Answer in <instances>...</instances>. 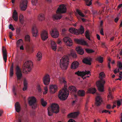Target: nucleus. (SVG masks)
<instances>
[{
	"instance_id": "nucleus-1",
	"label": "nucleus",
	"mask_w": 122,
	"mask_h": 122,
	"mask_svg": "<svg viewBox=\"0 0 122 122\" xmlns=\"http://www.w3.org/2000/svg\"><path fill=\"white\" fill-rule=\"evenodd\" d=\"M60 81L61 83L64 84V88L60 91L58 97L61 100H65L67 99L69 94L66 85V81L65 78L63 77L60 78Z\"/></svg>"
},
{
	"instance_id": "nucleus-2",
	"label": "nucleus",
	"mask_w": 122,
	"mask_h": 122,
	"mask_svg": "<svg viewBox=\"0 0 122 122\" xmlns=\"http://www.w3.org/2000/svg\"><path fill=\"white\" fill-rule=\"evenodd\" d=\"M66 10V8L64 5H60L56 11L57 14H54L52 18L53 20H60L61 19L62 17L61 14L65 13Z\"/></svg>"
},
{
	"instance_id": "nucleus-3",
	"label": "nucleus",
	"mask_w": 122,
	"mask_h": 122,
	"mask_svg": "<svg viewBox=\"0 0 122 122\" xmlns=\"http://www.w3.org/2000/svg\"><path fill=\"white\" fill-rule=\"evenodd\" d=\"M105 74L103 72L100 73L99 76L100 80L97 82L96 83L98 90L101 92L104 91V85L105 81L103 79L105 77Z\"/></svg>"
},
{
	"instance_id": "nucleus-4",
	"label": "nucleus",
	"mask_w": 122,
	"mask_h": 122,
	"mask_svg": "<svg viewBox=\"0 0 122 122\" xmlns=\"http://www.w3.org/2000/svg\"><path fill=\"white\" fill-rule=\"evenodd\" d=\"M69 63V59L67 56H64L60 60V65L61 68L63 69H66Z\"/></svg>"
},
{
	"instance_id": "nucleus-5",
	"label": "nucleus",
	"mask_w": 122,
	"mask_h": 122,
	"mask_svg": "<svg viewBox=\"0 0 122 122\" xmlns=\"http://www.w3.org/2000/svg\"><path fill=\"white\" fill-rule=\"evenodd\" d=\"M48 114L49 116H51L53 114V113H57L59 111V107L57 104L53 103L52 104L50 108L48 109Z\"/></svg>"
},
{
	"instance_id": "nucleus-6",
	"label": "nucleus",
	"mask_w": 122,
	"mask_h": 122,
	"mask_svg": "<svg viewBox=\"0 0 122 122\" xmlns=\"http://www.w3.org/2000/svg\"><path fill=\"white\" fill-rule=\"evenodd\" d=\"M32 62L30 61H26L23 64V71L24 73L27 72V71H30L32 69L33 66Z\"/></svg>"
},
{
	"instance_id": "nucleus-7",
	"label": "nucleus",
	"mask_w": 122,
	"mask_h": 122,
	"mask_svg": "<svg viewBox=\"0 0 122 122\" xmlns=\"http://www.w3.org/2000/svg\"><path fill=\"white\" fill-rule=\"evenodd\" d=\"M84 28L82 25H81L78 29L71 28L69 29V31L72 33L78 35L79 34H82L84 33Z\"/></svg>"
},
{
	"instance_id": "nucleus-8",
	"label": "nucleus",
	"mask_w": 122,
	"mask_h": 122,
	"mask_svg": "<svg viewBox=\"0 0 122 122\" xmlns=\"http://www.w3.org/2000/svg\"><path fill=\"white\" fill-rule=\"evenodd\" d=\"M16 75L18 81H20L22 77V72L19 67L17 66L15 68Z\"/></svg>"
},
{
	"instance_id": "nucleus-9",
	"label": "nucleus",
	"mask_w": 122,
	"mask_h": 122,
	"mask_svg": "<svg viewBox=\"0 0 122 122\" xmlns=\"http://www.w3.org/2000/svg\"><path fill=\"white\" fill-rule=\"evenodd\" d=\"M27 0H21L20 5L21 10L23 11L25 10L27 7Z\"/></svg>"
},
{
	"instance_id": "nucleus-10",
	"label": "nucleus",
	"mask_w": 122,
	"mask_h": 122,
	"mask_svg": "<svg viewBox=\"0 0 122 122\" xmlns=\"http://www.w3.org/2000/svg\"><path fill=\"white\" fill-rule=\"evenodd\" d=\"M29 105L32 106L33 109H35L37 107L36 99L35 97H32L30 100L29 101Z\"/></svg>"
},
{
	"instance_id": "nucleus-11",
	"label": "nucleus",
	"mask_w": 122,
	"mask_h": 122,
	"mask_svg": "<svg viewBox=\"0 0 122 122\" xmlns=\"http://www.w3.org/2000/svg\"><path fill=\"white\" fill-rule=\"evenodd\" d=\"M51 36L54 38H57L59 36V33L57 30L55 28L51 29V31H50Z\"/></svg>"
},
{
	"instance_id": "nucleus-12",
	"label": "nucleus",
	"mask_w": 122,
	"mask_h": 122,
	"mask_svg": "<svg viewBox=\"0 0 122 122\" xmlns=\"http://www.w3.org/2000/svg\"><path fill=\"white\" fill-rule=\"evenodd\" d=\"M63 41L67 45L69 46H71L72 44V41L69 37H66L63 38Z\"/></svg>"
},
{
	"instance_id": "nucleus-13",
	"label": "nucleus",
	"mask_w": 122,
	"mask_h": 122,
	"mask_svg": "<svg viewBox=\"0 0 122 122\" xmlns=\"http://www.w3.org/2000/svg\"><path fill=\"white\" fill-rule=\"evenodd\" d=\"M43 80L44 84L46 85H48L50 81L49 75L48 74L45 75L43 77Z\"/></svg>"
},
{
	"instance_id": "nucleus-14",
	"label": "nucleus",
	"mask_w": 122,
	"mask_h": 122,
	"mask_svg": "<svg viewBox=\"0 0 122 122\" xmlns=\"http://www.w3.org/2000/svg\"><path fill=\"white\" fill-rule=\"evenodd\" d=\"M41 36L42 40L45 41L48 37V34L46 30H42L41 33Z\"/></svg>"
},
{
	"instance_id": "nucleus-15",
	"label": "nucleus",
	"mask_w": 122,
	"mask_h": 122,
	"mask_svg": "<svg viewBox=\"0 0 122 122\" xmlns=\"http://www.w3.org/2000/svg\"><path fill=\"white\" fill-rule=\"evenodd\" d=\"M68 89L71 93H73L75 97L76 98L77 97V95L76 94L77 90L76 88L73 86H69Z\"/></svg>"
},
{
	"instance_id": "nucleus-16",
	"label": "nucleus",
	"mask_w": 122,
	"mask_h": 122,
	"mask_svg": "<svg viewBox=\"0 0 122 122\" xmlns=\"http://www.w3.org/2000/svg\"><path fill=\"white\" fill-rule=\"evenodd\" d=\"M50 92L52 93H55L57 90L58 88L57 86L55 85H52L50 87Z\"/></svg>"
},
{
	"instance_id": "nucleus-17",
	"label": "nucleus",
	"mask_w": 122,
	"mask_h": 122,
	"mask_svg": "<svg viewBox=\"0 0 122 122\" xmlns=\"http://www.w3.org/2000/svg\"><path fill=\"white\" fill-rule=\"evenodd\" d=\"M90 73V71H78L75 73V74L79 76H81L83 78V77L86 75V74H88Z\"/></svg>"
},
{
	"instance_id": "nucleus-18",
	"label": "nucleus",
	"mask_w": 122,
	"mask_h": 122,
	"mask_svg": "<svg viewBox=\"0 0 122 122\" xmlns=\"http://www.w3.org/2000/svg\"><path fill=\"white\" fill-rule=\"evenodd\" d=\"M2 51L3 53V59L5 62H6L7 60V51L5 48L4 46L2 47Z\"/></svg>"
},
{
	"instance_id": "nucleus-19",
	"label": "nucleus",
	"mask_w": 122,
	"mask_h": 122,
	"mask_svg": "<svg viewBox=\"0 0 122 122\" xmlns=\"http://www.w3.org/2000/svg\"><path fill=\"white\" fill-rule=\"evenodd\" d=\"M102 102V98L99 96H97L96 98V105L97 106L100 105Z\"/></svg>"
},
{
	"instance_id": "nucleus-20",
	"label": "nucleus",
	"mask_w": 122,
	"mask_h": 122,
	"mask_svg": "<svg viewBox=\"0 0 122 122\" xmlns=\"http://www.w3.org/2000/svg\"><path fill=\"white\" fill-rule=\"evenodd\" d=\"M92 60V59L90 57H86L83 59V62L84 63L90 65L91 64V61Z\"/></svg>"
},
{
	"instance_id": "nucleus-21",
	"label": "nucleus",
	"mask_w": 122,
	"mask_h": 122,
	"mask_svg": "<svg viewBox=\"0 0 122 122\" xmlns=\"http://www.w3.org/2000/svg\"><path fill=\"white\" fill-rule=\"evenodd\" d=\"M79 113V112H72L69 114L68 115V117L69 118H74L77 117Z\"/></svg>"
},
{
	"instance_id": "nucleus-22",
	"label": "nucleus",
	"mask_w": 122,
	"mask_h": 122,
	"mask_svg": "<svg viewBox=\"0 0 122 122\" xmlns=\"http://www.w3.org/2000/svg\"><path fill=\"white\" fill-rule=\"evenodd\" d=\"M12 18L15 21H17L18 19L17 13L16 10H14L12 14Z\"/></svg>"
},
{
	"instance_id": "nucleus-23",
	"label": "nucleus",
	"mask_w": 122,
	"mask_h": 122,
	"mask_svg": "<svg viewBox=\"0 0 122 122\" xmlns=\"http://www.w3.org/2000/svg\"><path fill=\"white\" fill-rule=\"evenodd\" d=\"M32 33L33 36L36 37L38 33L37 28L35 26H34L32 28Z\"/></svg>"
},
{
	"instance_id": "nucleus-24",
	"label": "nucleus",
	"mask_w": 122,
	"mask_h": 122,
	"mask_svg": "<svg viewBox=\"0 0 122 122\" xmlns=\"http://www.w3.org/2000/svg\"><path fill=\"white\" fill-rule=\"evenodd\" d=\"M76 50L78 54L81 55H82L84 53V51L80 47L78 46L76 48Z\"/></svg>"
},
{
	"instance_id": "nucleus-25",
	"label": "nucleus",
	"mask_w": 122,
	"mask_h": 122,
	"mask_svg": "<svg viewBox=\"0 0 122 122\" xmlns=\"http://www.w3.org/2000/svg\"><path fill=\"white\" fill-rule=\"evenodd\" d=\"M15 111L18 112H19L21 110L20 105L18 102H16L15 104Z\"/></svg>"
},
{
	"instance_id": "nucleus-26",
	"label": "nucleus",
	"mask_w": 122,
	"mask_h": 122,
	"mask_svg": "<svg viewBox=\"0 0 122 122\" xmlns=\"http://www.w3.org/2000/svg\"><path fill=\"white\" fill-rule=\"evenodd\" d=\"M79 63L77 61H74L71 64V68L73 69H75L77 68L78 66Z\"/></svg>"
},
{
	"instance_id": "nucleus-27",
	"label": "nucleus",
	"mask_w": 122,
	"mask_h": 122,
	"mask_svg": "<svg viewBox=\"0 0 122 122\" xmlns=\"http://www.w3.org/2000/svg\"><path fill=\"white\" fill-rule=\"evenodd\" d=\"M75 41L79 44L84 45H87L86 42L84 40L76 39V40Z\"/></svg>"
},
{
	"instance_id": "nucleus-28",
	"label": "nucleus",
	"mask_w": 122,
	"mask_h": 122,
	"mask_svg": "<svg viewBox=\"0 0 122 122\" xmlns=\"http://www.w3.org/2000/svg\"><path fill=\"white\" fill-rule=\"evenodd\" d=\"M51 46L52 50L55 51L56 49V43L53 41H51Z\"/></svg>"
},
{
	"instance_id": "nucleus-29",
	"label": "nucleus",
	"mask_w": 122,
	"mask_h": 122,
	"mask_svg": "<svg viewBox=\"0 0 122 122\" xmlns=\"http://www.w3.org/2000/svg\"><path fill=\"white\" fill-rule=\"evenodd\" d=\"M45 18L44 15L42 13H40L38 17V19L40 21L44 20H45Z\"/></svg>"
},
{
	"instance_id": "nucleus-30",
	"label": "nucleus",
	"mask_w": 122,
	"mask_h": 122,
	"mask_svg": "<svg viewBox=\"0 0 122 122\" xmlns=\"http://www.w3.org/2000/svg\"><path fill=\"white\" fill-rule=\"evenodd\" d=\"M78 95L81 97H83L84 96L85 92L84 90H79L77 92Z\"/></svg>"
},
{
	"instance_id": "nucleus-31",
	"label": "nucleus",
	"mask_w": 122,
	"mask_h": 122,
	"mask_svg": "<svg viewBox=\"0 0 122 122\" xmlns=\"http://www.w3.org/2000/svg\"><path fill=\"white\" fill-rule=\"evenodd\" d=\"M23 84L24 87L23 89V91H25L27 89V82L25 79H24V81Z\"/></svg>"
},
{
	"instance_id": "nucleus-32",
	"label": "nucleus",
	"mask_w": 122,
	"mask_h": 122,
	"mask_svg": "<svg viewBox=\"0 0 122 122\" xmlns=\"http://www.w3.org/2000/svg\"><path fill=\"white\" fill-rule=\"evenodd\" d=\"M13 64L12 63L10 69V75L11 77H12L13 75Z\"/></svg>"
},
{
	"instance_id": "nucleus-33",
	"label": "nucleus",
	"mask_w": 122,
	"mask_h": 122,
	"mask_svg": "<svg viewBox=\"0 0 122 122\" xmlns=\"http://www.w3.org/2000/svg\"><path fill=\"white\" fill-rule=\"evenodd\" d=\"M85 36L86 38L88 40L91 41V39L90 36L89 31L88 30H87L85 32Z\"/></svg>"
},
{
	"instance_id": "nucleus-34",
	"label": "nucleus",
	"mask_w": 122,
	"mask_h": 122,
	"mask_svg": "<svg viewBox=\"0 0 122 122\" xmlns=\"http://www.w3.org/2000/svg\"><path fill=\"white\" fill-rule=\"evenodd\" d=\"M88 91L90 93L93 94L96 92V90L95 88H91L89 89Z\"/></svg>"
},
{
	"instance_id": "nucleus-35",
	"label": "nucleus",
	"mask_w": 122,
	"mask_h": 122,
	"mask_svg": "<svg viewBox=\"0 0 122 122\" xmlns=\"http://www.w3.org/2000/svg\"><path fill=\"white\" fill-rule=\"evenodd\" d=\"M42 56L41 53L40 52H38L37 55V57L38 61H39L41 60L42 58Z\"/></svg>"
},
{
	"instance_id": "nucleus-36",
	"label": "nucleus",
	"mask_w": 122,
	"mask_h": 122,
	"mask_svg": "<svg viewBox=\"0 0 122 122\" xmlns=\"http://www.w3.org/2000/svg\"><path fill=\"white\" fill-rule=\"evenodd\" d=\"M23 44V41L22 39L19 40L17 42V45L18 47L20 45H22Z\"/></svg>"
},
{
	"instance_id": "nucleus-37",
	"label": "nucleus",
	"mask_w": 122,
	"mask_h": 122,
	"mask_svg": "<svg viewBox=\"0 0 122 122\" xmlns=\"http://www.w3.org/2000/svg\"><path fill=\"white\" fill-rule=\"evenodd\" d=\"M70 55L73 58H76L77 57V56L75 51H71Z\"/></svg>"
},
{
	"instance_id": "nucleus-38",
	"label": "nucleus",
	"mask_w": 122,
	"mask_h": 122,
	"mask_svg": "<svg viewBox=\"0 0 122 122\" xmlns=\"http://www.w3.org/2000/svg\"><path fill=\"white\" fill-rule=\"evenodd\" d=\"M41 105L44 107H45L47 104V103L43 99H41Z\"/></svg>"
},
{
	"instance_id": "nucleus-39",
	"label": "nucleus",
	"mask_w": 122,
	"mask_h": 122,
	"mask_svg": "<svg viewBox=\"0 0 122 122\" xmlns=\"http://www.w3.org/2000/svg\"><path fill=\"white\" fill-rule=\"evenodd\" d=\"M109 94L107 96L108 99H112L113 98V97L111 93L112 92L111 91V89H109Z\"/></svg>"
},
{
	"instance_id": "nucleus-40",
	"label": "nucleus",
	"mask_w": 122,
	"mask_h": 122,
	"mask_svg": "<svg viewBox=\"0 0 122 122\" xmlns=\"http://www.w3.org/2000/svg\"><path fill=\"white\" fill-rule=\"evenodd\" d=\"M25 39L26 41L28 42L30 41V36L29 35H27L25 36Z\"/></svg>"
},
{
	"instance_id": "nucleus-41",
	"label": "nucleus",
	"mask_w": 122,
	"mask_h": 122,
	"mask_svg": "<svg viewBox=\"0 0 122 122\" xmlns=\"http://www.w3.org/2000/svg\"><path fill=\"white\" fill-rule=\"evenodd\" d=\"M86 3V5H87L89 6L92 4V0H91V1H89V0H84Z\"/></svg>"
},
{
	"instance_id": "nucleus-42",
	"label": "nucleus",
	"mask_w": 122,
	"mask_h": 122,
	"mask_svg": "<svg viewBox=\"0 0 122 122\" xmlns=\"http://www.w3.org/2000/svg\"><path fill=\"white\" fill-rule=\"evenodd\" d=\"M86 51L88 53H91L94 52L95 51L92 49H86Z\"/></svg>"
},
{
	"instance_id": "nucleus-43",
	"label": "nucleus",
	"mask_w": 122,
	"mask_h": 122,
	"mask_svg": "<svg viewBox=\"0 0 122 122\" xmlns=\"http://www.w3.org/2000/svg\"><path fill=\"white\" fill-rule=\"evenodd\" d=\"M117 66L119 69H122V63L121 62L118 61L117 62Z\"/></svg>"
},
{
	"instance_id": "nucleus-44",
	"label": "nucleus",
	"mask_w": 122,
	"mask_h": 122,
	"mask_svg": "<svg viewBox=\"0 0 122 122\" xmlns=\"http://www.w3.org/2000/svg\"><path fill=\"white\" fill-rule=\"evenodd\" d=\"M97 60L99 61L100 63H102L103 62V58L101 56L98 57L97 59Z\"/></svg>"
},
{
	"instance_id": "nucleus-45",
	"label": "nucleus",
	"mask_w": 122,
	"mask_h": 122,
	"mask_svg": "<svg viewBox=\"0 0 122 122\" xmlns=\"http://www.w3.org/2000/svg\"><path fill=\"white\" fill-rule=\"evenodd\" d=\"M77 12L78 13V14L81 16L82 17H85V16L84 14L82 13L80 11V10H77Z\"/></svg>"
},
{
	"instance_id": "nucleus-46",
	"label": "nucleus",
	"mask_w": 122,
	"mask_h": 122,
	"mask_svg": "<svg viewBox=\"0 0 122 122\" xmlns=\"http://www.w3.org/2000/svg\"><path fill=\"white\" fill-rule=\"evenodd\" d=\"M37 0H32L31 3L33 5H36L37 3Z\"/></svg>"
},
{
	"instance_id": "nucleus-47",
	"label": "nucleus",
	"mask_w": 122,
	"mask_h": 122,
	"mask_svg": "<svg viewBox=\"0 0 122 122\" xmlns=\"http://www.w3.org/2000/svg\"><path fill=\"white\" fill-rule=\"evenodd\" d=\"M122 102V99L120 101H118L117 102V106H120L121 104V102Z\"/></svg>"
},
{
	"instance_id": "nucleus-48",
	"label": "nucleus",
	"mask_w": 122,
	"mask_h": 122,
	"mask_svg": "<svg viewBox=\"0 0 122 122\" xmlns=\"http://www.w3.org/2000/svg\"><path fill=\"white\" fill-rule=\"evenodd\" d=\"M103 28H101L100 29V34L104 36V35L103 31Z\"/></svg>"
},
{
	"instance_id": "nucleus-49",
	"label": "nucleus",
	"mask_w": 122,
	"mask_h": 122,
	"mask_svg": "<svg viewBox=\"0 0 122 122\" xmlns=\"http://www.w3.org/2000/svg\"><path fill=\"white\" fill-rule=\"evenodd\" d=\"M9 28L10 29H11L12 31L14 30H15V29L14 28L13 26L11 24H10L9 25Z\"/></svg>"
},
{
	"instance_id": "nucleus-50",
	"label": "nucleus",
	"mask_w": 122,
	"mask_h": 122,
	"mask_svg": "<svg viewBox=\"0 0 122 122\" xmlns=\"http://www.w3.org/2000/svg\"><path fill=\"white\" fill-rule=\"evenodd\" d=\"M37 88L38 89V91L39 92H41V89L40 86L38 85L37 86Z\"/></svg>"
},
{
	"instance_id": "nucleus-51",
	"label": "nucleus",
	"mask_w": 122,
	"mask_h": 122,
	"mask_svg": "<svg viewBox=\"0 0 122 122\" xmlns=\"http://www.w3.org/2000/svg\"><path fill=\"white\" fill-rule=\"evenodd\" d=\"M23 16L22 15H20V16L19 19L20 21H22L23 20Z\"/></svg>"
},
{
	"instance_id": "nucleus-52",
	"label": "nucleus",
	"mask_w": 122,
	"mask_h": 122,
	"mask_svg": "<svg viewBox=\"0 0 122 122\" xmlns=\"http://www.w3.org/2000/svg\"><path fill=\"white\" fill-rule=\"evenodd\" d=\"M103 21L102 20H101L100 22V27L101 28H103Z\"/></svg>"
},
{
	"instance_id": "nucleus-53",
	"label": "nucleus",
	"mask_w": 122,
	"mask_h": 122,
	"mask_svg": "<svg viewBox=\"0 0 122 122\" xmlns=\"http://www.w3.org/2000/svg\"><path fill=\"white\" fill-rule=\"evenodd\" d=\"M12 33L11 32H10L9 33V37L10 39L12 38Z\"/></svg>"
},
{
	"instance_id": "nucleus-54",
	"label": "nucleus",
	"mask_w": 122,
	"mask_h": 122,
	"mask_svg": "<svg viewBox=\"0 0 122 122\" xmlns=\"http://www.w3.org/2000/svg\"><path fill=\"white\" fill-rule=\"evenodd\" d=\"M107 109H110L111 108V106L110 105H107Z\"/></svg>"
},
{
	"instance_id": "nucleus-55",
	"label": "nucleus",
	"mask_w": 122,
	"mask_h": 122,
	"mask_svg": "<svg viewBox=\"0 0 122 122\" xmlns=\"http://www.w3.org/2000/svg\"><path fill=\"white\" fill-rule=\"evenodd\" d=\"M109 112V111L108 110H104L102 111V113H107Z\"/></svg>"
},
{
	"instance_id": "nucleus-56",
	"label": "nucleus",
	"mask_w": 122,
	"mask_h": 122,
	"mask_svg": "<svg viewBox=\"0 0 122 122\" xmlns=\"http://www.w3.org/2000/svg\"><path fill=\"white\" fill-rule=\"evenodd\" d=\"M68 122H75V121L72 119H70Z\"/></svg>"
},
{
	"instance_id": "nucleus-57",
	"label": "nucleus",
	"mask_w": 122,
	"mask_h": 122,
	"mask_svg": "<svg viewBox=\"0 0 122 122\" xmlns=\"http://www.w3.org/2000/svg\"><path fill=\"white\" fill-rule=\"evenodd\" d=\"M122 6V4H119L118 6V9H119Z\"/></svg>"
},
{
	"instance_id": "nucleus-58",
	"label": "nucleus",
	"mask_w": 122,
	"mask_h": 122,
	"mask_svg": "<svg viewBox=\"0 0 122 122\" xmlns=\"http://www.w3.org/2000/svg\"><path fill=\"white\" fill-rule=\"evenodd\" d=\"M119 20V18L118 17H117L115 19V22L117 23L118 20Z\"/></svg>"
},
{
	"instance_id": "nucleus-59",
	"label": "nucleus",
	"mask_w": 122,
	"mask_h": 122,
	"mask_svg": "<svg viewBox=\"0 0 122 122\" xmlns=\"http://www.w3.org/2000/svg\"><path fill=\"white\" fill-rule=\"evenodd\" d=\"M20 31V29L18 28L16 29V32L18 33H19Z\"/></svg>"
},
{
	"instance_id": "nucleus-60",
	"label": "nucleus",
	"mask_w": 122,
	"mask_h": 122,
	"mask_svg": "<svg viewBox=\"0 0 122 122\" xmlns=\"http://www.w3.org/2000/svg\"><path fill=\"white\" fill-rule=\"evenodd\" d=\"M97 39H98V40H100V36H99V35L97 34Z\"/></svg>"
},
{
	"instance_id": "nucleus-61",
	"label": "nucleus",
	"mask_w": 122,
	"mask_h": 122,
	"mask_svg": "<svg viewBox=\"0 0 122 122\" xmlns=\"http://www.w3.org/2000/svg\"><path fill=\"white\" fill-rule=\"evenodd\" d=\"M44 89L45 92H46V93L48 91V89L47 87H45L44 88Z\"/></svg>"
},
{
	"instance_id": "nucleus-62",
	"label": "nucleus",
	"mask_w": 122,
	"mask_h": 122,
	"mask_svg": "<svg viewBox=\"0 0 122 122\" xmlns=\"http://www.w3.org/2000/svg\"><path fill=\"white\" fill-rule=\"evenodd\" d=\"M20 50H24V48H23V45H22L20 46Z\"/></svg>"
},
{
	"instance_id": "nucleus-63",
	"label": "nucleus",
	"mask_w": 122,
	"mask_h": 122,
	"mask_svg": "<svg viewBox=\"0 0 122 122\" xmlns=\"http://www.w3.org/2000/svg\"><path fill=\"white\" fill-rule=\"evenodd\" d=\"M3 113V112L1 110H0V116H1L2 113Z\"/></svg>"
},
{
	"instance_id": "nucleus-64",
	"label": "nucleus",
	"mask_w": 122,
	"mask_h": 122,
	"mask_svg": "<svg viewBox=\"0 0 122 122\" xmlns=\"http://www.w3.org/2000/svg\"><path fill=\"white\" fill-rule=\"evenodd\" d=\"M82 21L83 22H85L86 21V19L84 18H82L81 19Z\"/></svg>"
}]
</instances>
